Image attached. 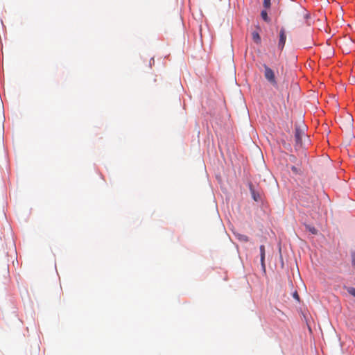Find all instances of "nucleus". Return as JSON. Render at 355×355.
I'll list each match as a JSON object with an SVG mask.
<instances>
[{
  "label": "nucleus",
  "instance_id": "f257e3e1",
  "mask_svg": "<svg viewBox=\"0 0 355 355\" xmlns=\"http://www.w3.org/2000/svg\"><path fill=\"white\" fill-rule=\"evenodd\" d=\"M264 67V76L267 79L268 82H270L272 85H277V81L275 79V76L274 71L266 64H263Z\"/></svg>",
  "mask_w": 355,
  "mask_h": 355
},
{
  "label": "nucleus",
  "instance_id": "423d86ee",
  "mask_svg": "<svg viewBox=\"0 0 355 355\" xmlns=\"http://www.w3.org/2000/svg\"><path fill=\"white\" fill-rule=\"evenodd\" d=\"M250 191H251V193H252V198L256 201V202H258L259 200H261V196L259 193L256 192L254 189H252V188L250 189Z\"/></svg>",
  "mask_w": 355,
  "mask_h": 355
},
{
  "label": "nucleus",
  "instance_id": "4468645a",
  "mask_svg": "<svg viewBox=\"0 0 355 355\" xmlns=\"http://www.w3.org/2000/svg\"><path fill=\"white\" fill-rule=\"evenodd\" d=\"M291 169H292V171H295V172H296V171H297V168H296V167H295V166H293V167L291 168Z\"/></svg>",
  "mask_w": 355,
  "mask_h": 355
},
{
  "label": "nucleus",
  "instance_id": "9b49d317",
  "mask_svg": "<svg viewBox=\"0 0 355 355\" xmlns=\"http://www.w3.org/2000/svg\"><path fill=\"white\" fill-rule=\"evenodd\" d=\"M307 229L311 232L312 234H317V230L313 227H307Z\"/></svg>",
  "mask_w": 355,
  "mask_h": 355
},
{
  "label": "nucleus",
  "instance_id": "f8f14e48",
  "mask_svg": "<svg viewBox=\"0 0 355 355\" xmlns=\"http://www.w3.org/2000/svg\"><path fill=\"white\" fill-rule=\"evenodd\" d=\"M352 262L353 266L355 268V252L352 253Z\"/></svg>",
  "mask_w": 355,
  "mask_h": 355
},
{
  "label": "nucleus",
  "instance_id": "39448f33",
  "mask_svg": "<svg viewBox=\"0 0 355 355\" xmlns=\"http://www.w3.org/2000/svg\"><path fill=\"white\" fill-rule=\"evenodd\" d=\"M252 40L253 41L256 43V44H260L261 43V37L259 34L258 32H253L252 33Z\"/></svg>",
  "mask_w": 355,
  "mask_h": 355
},
{
  "label": "nucleus",
  "instance_id": "6e6552de",
  "mask_svg": "<svg viewBox=\"0 0 355 355\" xmlns=\"http://www.w3.org/2000/svg\"><path fill=\"white\" fill-rule=\"evenodd\" d=\"M271 5V0H263V6L268 9L270 8Z\"/></svg>",
  "mask_w": 355,
  "mask_h": 355
},
{
  "label": "nucleus",
  "instance_id": "0eeeda50",
  "mask_svg": "<svg viewBox=\"0 0 355 355\" xmlns=\"http://www.w3.org/2000/svg\"><path fill=\"white\" fill-rule=\"evenodd\" d=\"M261 16L262 19L266 22H270V19L268 16V13H267L266 10H262L261 12Z\"/></svg>",
  "mask_w": 355,
  "mask_h": 355
},
{
  "label": "nucleus",
  "instance_id": "9d476101",
  "mask_svg": "<svg viewBox=\"0 0 355 355\" xmlns=\"http://www.w3.org/2000/svg\"><path fill=\"white\" fill-rule=\"evenodd\" d=\"M347 291L349 294H351L352 295H353L354 297H355V288H353V287H349L348 289H347Z\"/></svg>",
  "mask_w": 355,
  "mask_h": 355
},
{
  "label": "nucleus",
  "instance_id": "ddd939ff",
  "mask_svg": "<svg viewBox=\"0 0 355 355\" xmlns=\"http://www.w3.org/2000/svg\"><path fill=\"white\" fill-rule=\"evenodd\" d=\"M293 297H294L296 300H297V301H299V300H300V296H299V295H298V293H297V291L294 292V293L293 294Z\"/></svg>",
  "mask_w": 355,
  "mask_h": 355
},
{
  "label": "nucleus",
  "instance_id": "1a4fd4ad",
  "mask_svg": "<svg viewBox=\"0 0 355 355\" xmlns=\"http://www.w3.org/2000/svg\"><path fill=\"white\" fill-rule=\"evenodd\" d=\"M239 239L242 241L248 242L249 241V238L246 235H241L239 236Z\"/></svg>",
  "mask_w": 355,
  "mask_h": 355
},
{
  "label": "nucleus",
  "instance_id": "20e7f679",
  "mask_svg": "<svg viewBox=\"0 0 355 355\" xmlns=\"http://www.w3.org/2000/svg\"><path fill=\"white\" fill-rule=\"evenodd\" d=\"M260 249V261H261V265L263 270H265L266 266H265V256H266V250H265V246L263 245H261L259 248Z\"/></svg>",
  "mask_w": 355,
  "mask_h": 355
},
{
  "label": "nucleus",
  "instance_id": "f03ea898",
  "mask_svg": "<svg viewBox=\"0 0 355 355\" xmlns=\"http://www.w3.org/2000/svg\"><path fill=\"white\" fill-rule=\"evenodd\" d=\"M286 40V30L284 28H282L279 31L278 48L282 51L285 45Z\"/></svg>",
  "mask_w": 355,
  "mask_h": 355
},
{
  "label": "nucleus",
  "instance_id": "7ed1b4c3",
  "mask_svg": "<svg viewBox=\"0 0 355 355\" xmlns=\"http://www.w3.org/2000/svg\"><path fill=\"white\" fill-rule=\"evenodd\" d=\"M304 135V132L298 127H295V139L297 144H302V137Z\"/></svg>",
  "mask_w": 355,
  "mask_h": 355
}]
</instances>
